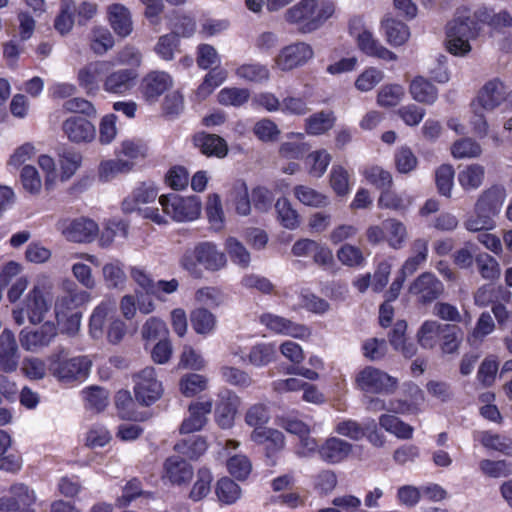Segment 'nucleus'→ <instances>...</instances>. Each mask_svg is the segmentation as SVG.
Listing matches in <instances>:
<instances>
[{"label":"nucleus","mask_w":512,"mask_h":512,"mask_svg":"<svg viewBox=\"0 0 512 512\" xmlns=\"http://www.w3.org/2000/svg\"><path fill=\"white\" fill-rule=\"evenodd\" d=\"M475 263L482 278L493 281L500 277V265L490 254L486 252L477 254L475 257Z\"/></svg>","instance_id":"nucleus-51"},{"label":"nucleus","mask_w":512,"mask_h":512,"mask_svg":"<svg viewBox=\"0 0 512 512\" xmlns=\"http://www.w3.org/2000/svg\"><path fill=\"white\" fill-rule=\"evenodd\" d=\"M506 198V190L501 185H493L484 190L478 197L474 210L485 212L495 217L500 212Z\"/></svg>","instance_id":"nucleus-22"},{"label":"nucleus","mask_w":512,"mask_h":512,"mask_svg":"<svg viewBox=\"0 0 512 512\" xmlns=\"http://www.w3.org/2000/svg\"><path fill=\"white\" fill-rule=\"evenodd\" d=\"M314 56L310 44L302 41L284 46L274 58V66L281 71H291L304 66Z\"/></svg>","instance_id":"nucleus-7"},{"label":"nucleus","mask_w":512,"mask_h":512,"mask_svg":"<svg viewBox=\"0 0 512 512\" xmlns=\"http://www.w3.org/2000/svg\"><path fill=\"white\" fill-rule=\"evenodd\" d=\"M133 163L122 159H111L100 163L98 174L101 181L108 182L120 174L131 171Z\"/></svg>","instance_id":"nucleus-44"},{"label":"nucleus","mask_w":512,"mask_h":512,"mask_svg":"<svg viewBox=\"0 0 512 512\" xmlns=\"http://www.w3.org/2000/svg\"><path fill=\"white\" fill-rule=\"evenodd\" d=\"M276 346L273 343H258L252 346L248 354L242 358L244 362L255 366L263 367L274 362L276 359Z\"/></svg>","instance_id":"nucleus-33"},{"label":"nucleus","mask_w":512,"mask_h":512,"mask_svg":"<svg viewBox=\"0 0 512 512\" xmlns=\"http://www.w3.org/2000/svg\"><path fill=\"white\" fill-rule=\"evenodd\" d=\"M212 479V474L208 468H200L197 472V480L190 491L189 497L193 501H199L206 497L210 492Z\"/></svg>","instance_id":"nucleus-61"},{"label":"nucleus","mask_w":512,"mask_h":512,"mask_svg":"<svg viewBox=\"0 0 512 512\" xmlns=\"http://www.w3.org/2000/svg\"><path fill=\"white\" fill-rule=\"evenodd\" d=\"M226 79V71L222 69H212L204 77L203 82L197 88V96L205 99Z\"/></svg>","instance_id":"nucleus-57"},{"label":"nucleus","mask_w":512,"mask_h":512,"mask_svg":"<svg viewBox=\"0 0 512 512\" xmlns=\"http://www.w3.org/2000/svg\"><path fill=\"white\" fill-rule=\"evenodd\" d=\"M138 72L133 68H122L105 74L103 89L107 93L124 95L136 84Z\"/></svg>","instance_id":"nucleus-16"},{"label":"nucleus","mask_w":512,"mask_h":512,"mask_svg":"<svg viewBox=\"0 0 512 512\" xmlns=\"http://www.w3.org/2000/svg\"><path fill=\"white\" fill-rule=\"evenodd\" d=\"M225 249L231 261L242 268L250 264V253L246 247L236 238L228 237L225 241Z\"/></svg>","instance_id":"nucleus-55"},{"label":"nucleus","mask_w":512,"mask_h":512,"mask_svg":"<svg viewBox=\"0 0 512 512\" xmlns=\"http://www.w3.org/2000/svg\"><path fill=\"white\" fill-rule=\"evenodd\" d=\"M250 99V91L247 88L225 87L217 94V100L221 105L241 107Z\"/></svg>","instance_id":"nucleus-47"},{"label":"nucleus","mask_w":512,"mask_h":512,"mask_svg":"<svg viewBox=\"0 0 512 512\" xmlns=\"http://www.w3.org/2000/svg\"><path fill=\"white\" fill-rule=\"evenodd\" d=\"M330 185L338 196H345L350 191L348 171L341 165H334L330 172Z\"/></svg>","instance_id":"nucleus-64"},{"label":"nucleus","mask_w":512,"mask_h":512,"mask_svg":"<svg viewBox=\"0 0 512 512\" xmlns=\"http://www.w3.org/2000/svg\"><path fill=\"white\" fill-rule=\"evenodd\" d=\"M115 312L116 302L113 299H104L94 308L89 319V334L93 339L102 338L105 322Z\"/></svg>","instance_id":"nucleus-26"},{"label":"nucleus","mask_w":512,"mask_h":512,"mask_svg":"<svg viewBox=\"0 0 512 512\" xmlns=\"http://www.w3.org/2000/svg\"><path fill=\"white\" fill-rule=\"evenodd\" d=\"M336 115L331 110L313 113L304 121V129L308 135L320 136L330 131L336 124Z\"/></svg>","instance_id":"nucleus-29"},{"label":"nucleus","mask_w":512,"mask_h":512,"mask_svg":"<svg viewBox=\"0 0 512 512\" xmlns=\"http://www.w3.org/2000/svg\"><path fill=\"white\" fill-rule=\"evenodd\" d=\"M507 98V90L498 78L488 81L479 91L477 103L481 108L492 111L501 105Z\"/></svg>","instance_id":"nucleus-20"},{"label":"nucleus","mask_w":512,"mask_h":512,"mask_svg":"<svg viewBox=\"0 0 512 512\" xmlns=\"http://www.w3.org/2000/svg\"><path fill=\"white\" fill-rule=\"evenodd\" d=\"M240 399L236 394L227 392L220 397L215 408L216 422L222 428H229L234 421Z\"/></svg>","instance_id":"nucleus-30"},{"label":"nucleus","mask_w":512,"mask_h":512,"mask_svg":"<svg viewBox=\"0 0 512 512\" xmlns=\"http://www.w3.org/2000/svg\"><path fill=\"white\" fill-rule=\"evenodd\" d=\"M163 470L164 477L177 485L189 482L193 476L192 466L179 456L168 457L164 462Z\"/></svg>","instance_id":"nucleus-28"},{"label":"nucleus","mask_w":512,"mask_h":512,"mask_svg":"<svg viewBox=\"0 0 512 512\" xmlns=\"http://www.w3.org/2000/svg\"><path fill=\"white\" fill-rule=\"evenodd\" d=\"M20 361L19 347L13 332L4 329L0 334V371L11 373L17 370Z\"/></svg>","instance_id":"nucleus-18"},{"label":"nucleus","mask_w":512,"mask_h":512,"mask_svg":"<svg viewBox=\"0 0 512 512\" xmlns=\"http://www.w3.org/2000/svg\"><path fill=\"white\" fill-rule=\"evenodd\" d=\"M381 30L386 38V41L394 47L405 44L409 37V27L394 18L386 17L381 22Z\"/></svg>","instance_id":"nucleus-32"},{"label":"nucleus","mask_w":512,"mask_h":512,"mask_svg":"<svg viewBox=\"0 0 512 512\" xmlns=\"http://www.w3.org/2000/svg\"><path fill=\"white\" fill-rule=\"evenodd\" d=\"M226 263L225 254L212 242H201L186 250L180 258V266L194 278L202 277L200 266L214 272L225 267Z\"/></svg>","instance_id":"nucleus-2"},{"label":"nucleus","mask_w":512,"mask_h":512,"mask_svg":"<svg viewBox=\"0 0 512 512\" xmlns=\"http://www.w3.org/2000/svg\"><path fill=\"white\" fill-rule=\"evenodd\" d=\"M194 144L206 156L223 158L228 152L226 141L216 134L199 133L194 136Z\"/></svg>","instance_id":"nucleus-31"},{"label":"nucleus","mask_w":512,"mask_h":512,"mask_svg":"<svg viewBox=\"0 0 512 512\" xmlns=\"http://www.w3.org/2000/svg\"><path fill=\"white\" fill-rule=\"evenodd\" d=\"M443 325L435 320L423 322L416 335L419 345L424 349H433L440 340Z\"/></svg>","instance_id":"nucleus-38"},{"label":"nucleus","mask_w":512,"mask_h":512,"mask_svg":"<svg viewBox=\"0 0 512 512\" xmlns=\"http://www.w3.org/2000/svg\"><path fill=\"white\" fill-rule=\"evenodd\" d=\"M134 393L138 402L149 406L156 402L163 393L162 383L157 379L155 369L146 367L133 376Z\"/></svg>","instance_id":"nucleus-8"},{"label":"nucleus","mask_w":512,"mask_h":512,"mask_svg":"<svg viewBox=\"0 0 512 512\" xmlns=\"http://www.w3.org/2000/svg\"><path fill=\"white\" fill-rule=\"evenodd\" d=\"M409 293L421 304H429L444 292L443 283L431 272H424L410 284Z\"/></svg>","instance_id":"nucleus-12"},{"label":"nucleus","mask_w":512,"mask_h":512,"mask_svg":"<svg viewBox=\"0 0 512 512\" xmlns=\"http://www.w3.org/2000/svg\"><path fill=\"white\" fill-rule=\"evenodd\" d=\"M386 233V243L394 250L403 248L408 239V231L403 222L396 218H387L383 221Z\"/></svg>","instance_id":"nucleus-34"},{"label":"nucleus","mask_w":512,"mask_h":512,"mask_svg":"<svg viewBox=\"0 0 512 512\" xmlns=\"http://www.w3.org/2000/svg\"><path fill=\"white\" fill-rule=\"evenodd\" d=\"M23 306L26 317L29 322L34 325L41 323L50 309V304L45 299L43 288L40 286H34L33 289L29 291Z\"/></svg>","instance_id":"nucleus-21"},{"label":"nucleus","mask_w":512,"mask_h":512,"mask_svg":"<svg viewBox=\"0 0 512 512\" xmlns=\"http://www.w3.org/2000/svg\"><path fill=\"white\" fill-rule=\"evenodd\" d=\"M113 46L114 38L107 28L95 27L92 30L90 48L94 53L103 55Z\"/></svg>","instance_id":"nucleus-58"},{"label":"nucleus","mask_w":512,"mask_h":512,"mask_svg":"<svg viewBox=\"0 0 512 512\" xmlns=\"http://www.w3.org/2000/svg\"><path fill=\"white\" fill-rule=\"evenodd\" d=\"M364 178L377 189L385 190L393 185V178L389 171L378 165H369L363 168Z\"/></svg>","instance_id":"nucleus-46"},{"label":"nucleus","mask_w":512,"mask_h":512,"mask_svg":"<svg viewBox=\"0 0 512 512\" xmlns=\"http://www.w3.org/2000/svg\"><path fill=\"white\" fill-rule=\"evenodd\" d=\"M173 84V78L168 72L152 70L141 79L139 91L146 102L153 104L156 103Z\"/></svg>","instance_id":"nucleus-10"},{"label":"nucleus","mask_w":512,"mask_h":512,"mask_svg":"<svg viewBox=\"0 0 512 512\" xmlns=\"http://www.w3.org/2000/svg\"><path fill=\"white\" fill-rule=\"evenodd\" d=\"M83 293L69 291L60 296L55 303V316L63 318L66 314L80 313L78 306L83 302Z\"/></svg>","instance_id":"nucleus-50"},{"label":"nucleus","mask_w":512,"mask_h":512,"mask_svg":"<svg viewBox=\"0 0 512 512\" xmlns=\"http://www.w3.org/2000/svg\"><path fill=\"white\" fill-rule=\"evenodd\" d=\"M57 334V326L47 321L36 329H22L19 333V341L24 350L37 352L49 346Z\"/></svg>","instance_id":"nucleus-11"},{"label":"nucleus","mask_w":512,"mask_h":512,"mask_svg":"<svg viewBox=\"0 0 512 512\" xmlns=\"http://www.w3.org/2000/svg\"><path fill=\"white\" fill-rule=\"evenodd\" d=\"M440 340L443 353L452 354L457 352L462 341L460 328L451 324L443 325Z\"/></svg>","instance_id":"nucleus-54"},{"label":"nucleus","mask_w":512,"mask_h":512,"mask_svg":"<svg viewBox=\"0 0 512 512\" xmlns=\"http://www.w3.org/2000/svg\"><path fill=\"white\" fill-rule=\"evenodd\" d=\"M412 98L420 103L432 104L436 101L438 91L436 87L425 78H414L409 87Z\"/></svg>","instance_id":"nucleus-39"},{"label":"nucleus","mask_w":512,"mask_h":512,"mask_svg":"<svg viewBox=\"0 0 512 512\" xmlns=\"http://www.w3.org/2000/svg\"><path fill=\"white\" fill-rule=\"evenodd\" d=\"M234 73L245 82L263 83L270 79L269 68L259 62L243 63L235 69Z\"/></svg>","instance_id":"nucleus-35"},{"label":"nucleus","mask_w":512,"mask_h":512,"mask_svg":"<svg viewBox=\"0 0 512 512\" xmlns=\"http://www.w3.org/2000/svg\"><path fill=\"white\" fill-rule=\"evenodd\" d=\"M413 201V196L407 191L397 192L391 188H387L381 191L377 205L380 209L391 210L399 214H404L410 208Z\"/></svg>","instance_id":"nucleus-25"},{"label":"nucleus","mask_w":512,"mask_h":512,"mask_svg":"<svg viewBox=\"0 0 512 512\" xmlns=\"http://www.w3.org/2000/svg\"><path fill=\"white\" fill-rule=\"evenodd\" d=\"M293 193L299 202L306 206L325 207L329 203L326 195L306 185L295 186Z\"/></svg>","instance_id":"nucleus-48"},{"label":"nucleus","mask_w":512,"mask_h":512,"mask_svg":"<svg viewBox=\"0 0 512 512\" xmlns=\"http://www.w3.org/2000/svg\"><path fill=\"white\" fill-rule=\"evenodd\" d=\"M353 445L338 437H329L318 449L320 458L330 464L345 461L351 455Z\"/></svg>","instance_id":"nucleus-19"},{"label":"nucleus","mask_w":512,"mask_h":512,"mask_svg":"<svg viewBox=\"0 0 512 512\" xmlns=\"http://www.w3.org/2000/svg\"><path fill=\"white\" fill-rule=\"evenodd\" d=\"M48 371L60 382H71L84 379L91 366V362L85 356L68 358V353L59 348L47 358Z\"/></svg>","instance_id":"nucleus-3"},{"label":"nucleus","mask_w":512,"mask_h":512,"mask_svg":"<svg viewBox=\"0 0 512 512\" xmlns=\"http://www.w3.org/2000/svg\"><path fill=\"white\" fill-rule=\"evenodd\" d=\"M399 385L396 377L373 366H366L355 376V386L362 392L371 394H393Z\"/></svg>","instance_id":"nucleus-5"},{"label":"nucleus","mask_w":512,"mask_h":512,"mask_svg":"<svg viewBox=\"0 0 512 512\" xmlns=\"http://www.w3.org/2000/svg\"><path fill=\"white\" fill-rule=\"evenodd\" d=\"M85 406L94 412L103 411L108 405L109 393L101 387H90L83 391Z\"/></svg>","instance_id":"nucleus-59"},{"label":"nucleus","mask_w":512,"mask_h":512,"mask_svg":"<svg viewBox=\"0 0 512 512\" xmlns=\"http://www.w3.org/2000/svg\"><path fill=\"white\" fill-rule=\"evenodd\" d=\"M157 197V190L152 184L141 183L137 186L131 195L122 202V209L125 212L134 211L139 204L152 202Z\"/></svg>","instance_id":"nucleus-36"},{"label":"nucleus","mask_w":512,"mask_h":512,"mask_svg":"<svg viewBox=\"0 0 512 512\" xmlns=\"http://www.w3.org/2000/svg\"><path fill=\"white\" fill-rule=\"evenodd\" d=\"M231 201L239 215L246 216L251 211L248 189L244 183H237L230 192Z\"/></svg>","instance_id":"nucleus-62"},{"label":"nucleus","mask_w":512,"mask_h":512,"mask_svg":"<svg viewBox=\"0 0 512 512\" xmlns=\"http://www.w3.org/2000/svg\"><path fill=\"white\" fill-rule=\"evenodd\" d=\"M240 487L230 478L224 477L217 482L216 495L225 504H232L240 497Z\"/></svg>","instance_id":"nucleus-63"},{"label":"nucleus","mask_w":512,"mask_h":512,"mask_svg":"<svg viewBox=\"0 0 512 512\" xmlns=\"http://www.w3.org/2000/svg\"><path fill=\"white\" fill-rule=\"evenodd\" d=\"M159 203L163 213L177 222L193 221L201 212V201L197 196L162 195Z\"/></svg>","instance_id":"nucleus-6"},{"label":"nucleus","mask_w":512,"mask_h":512,"mask_svg":"<svg viewBox=\"0 0 512 512\" xmlns=\"http://www.w3.org/2000/svg\"><path fill=\"white\" fill-rule=\"evenodd\" d=\"M108 61H93L81 67L77 72V82L87 95H96L103 76L109 71Z\"/></svg>","instance_id":"nucleus-15"},{"label":"nucleus","mask_w":512,"mask_h":512,"mask_svg":"<svg viewBox=\"0 0 512 512\" xmlns=\"http://www.w3.org/2000/svg\"><path fill=\"white\" fill-rule=\"evenodd\" d=\"M474 16L478 22L486 23L495 30L512 26V16L505 10L495 13L492 9L481 7Z\"/></svg>","instance_id":"nucleus-40"},{"label":"nucleus","mask_w":512,"mask_h":512,"mask_svg":"<svg viewBox=\"0 0 512 512\" xmlns=\"http://www.w3.org/2000/svg\"><path fill=\"white\" fill-rule=\"evenodd\" d=\"M379 425L398 438L410 439L412 437L413 428L394 415L382 414L379 417Z\"/></svg>","instance_id":"nucleus-52"},{"label":"nucleus","mask_w":512,"mask_h":512,"mask_svg":"<svg viewBox=\"0 0 512 512\" xmlns=\"http://www.w3.org/2000/svg\"><path fill=\"white\" fill-rule=\"evenodd\" d=\"M76 17L74 0H61L59 13L54 20V28L62 35L71 31Z\"/></svg>","instance_id":"nucleus-43"},{"label":"nucleus","mask_w":512,"mask_h":512,"mask_svg":"<svg viewBox=\"0 0 512 512\" xmlns=\"http://www.w3.org/2000/svg\"><path fill=\"white\" fill-rule=\"evenodd\" d=\"M207 447L205 438L192 435L177 442L174 450L191 460H196L206 452Z\"/></svg>","instance_id":"nucleus-42"},{"label":"nucleus","mask_w":512,"mask_h":512,"mask_svg":"<svg viewBox=\"0 0 512 512\" xmlns=\"http://www.w3.org/2000/svg\"><path fill=\"white\" fill-rule=\"evenodd\" d=\"M335 12L332 0H301L287 10L285 18L290 23H300L304 32L321 27Z\"/></svg>","instance_id":"nucleus-1"},{"label":"nucleus","mask_w":512,"mask_h":512,"mask_svg":"<svg viewBox=\"0 0 512 512\" xmlns=\"http://www.w3.org/2000/svg\"><path fill=\"white\" fill-rule=\"evenodd\" d=\"M212 411L211 401L194 402L188 408L189 416L186 417L179 431L181 434H190L201 430L206 424V416Z\"/></svg>","instance_id":"nucleus-24"},{"label":"nucleus","mask_w":512,"mask_h":512,"mask_svg":"<svg viewBox=\"0 0 512 512\" xmlns=\"http://www.w3.org/2000/svg\"><path fill=\"white\" fill-rule=\"evenodd\" d=\"M36 501L34 491L28 486L17 483L9 489V495L0 498V512H34Z\"/></svg>","instance_id":"nucleus-13"},{"label":"nucleus","mask_w":512,"mask_h":512,"mask_svg":"<svg viewBox=\"0 0 512 512\" xmlns=\"http://www.w3.org/2000/svg\"><path fill=\"white\" fill-rule=\"evenodd\" d=\"M350 34L356 39L358 48L366 55L379 58L384 61H395L397 55L384 47L372 32L367 29H359L354 23L350 24Z\"/></svg>","instance_id":"nucleus-14"},{"label":"nucleus","mask_w":512,"mask_h":512,"mask_svg":"<svg viewBox=\"0 0 512 512\" xmlns=\"http://www.w3.org/2000/svg\"><path fill=\"white\" fill-rule=\"evenodd\" d=\"M478 23L469 16H457L446 25V48L456 56L470 52V39L478 34Z\"/></svg>","instance_id":"nucleus-4"},{"label":"nucleus","mask_w":512,"mask_h":512,"mask_svg":"<svg viewBox=\"0 0 512 512\" xmlns=\"http://www.w3.org/2000/svg\"><path fill=\"white\" fill-rule=\"evenodd\" d=\"M338 260L348 267H360L365 263L362 250L351 244L342 245L336 252Z\"/></svg>","instance_id":"nucleus-60"},{"label":"nucleus","mask_w":512,"mask_h":512,"mask_svg":"<svg viewBox=\"0 0 512 512\" xmlns=\"http://www.w3.org/2000/svg\"><path fill=\"white\" fill-rule=\"evenodd\" d=\"M58 229L66 240L74 243H90L98 234V225L86 217L66 218L58 223Z\"/></svg>","instance_id":"nucleus-9"},{"label":"nucleus","mask_w":512,"mask_h":512,"mask_svg":"<svg viewBox=\"0 0 512 512\" xmlns=\"http://www.w3.org/2000/svg\"><path fill=\"white\" fill-rule=\"evenodd\" d=\"M275 209L279 221L285 228L293 230L299 226V215L286 198H279L275 203Z\"/></svg>","instance_id":"nucleus-56"},{"label":"nucleus","mask_w":512,"mask_h":512,"mask_svg":"<svg viewBox=\"0 0 512 512\" xmlns=\"http://www.w3.org/2000/svg\"><path fill=\"white\" fill-rule=\"evenodd\" d=\"M484 176V167L480 164L473 163L459 171L458 182L466 191L476 190L482 185Z\"/></svg>","instance_id":"nucleus-41"},{"label":"nucleus","mask_w":512,"mask_h":512,"mask_svg":"<svg viewBox=\"0 0 512 512\" xmlns=\"http://www.w3.org/2000/svg\"><path fill=\"white\" fill-rule=\"evenodd\" d=\"M190 321L197 334H210L216 326L215 316L205 308H197L190 314Z\"/></svg>","instance_id":"nucleus-45"},{"label":"nucleus","mask_w":512,"mask_h":512,"mask_svg":"<svg viewBox=\"0 0 512 512\" xmlns=\"http://www.w3.org/2000/svg\"><path fill=\"white\" fill-rule=\"evenodd\" d=\"M110 26L120 37H127L133 30L131 13L127 7L120 3H113L107 7Z\"/></svg>","instance_id":"nucleus-27"},{"label":"nucleus","mask_w":512,"mask_h":512,"mask_svg":"<svg viewBox=\"0 0 512 512\" xmlns=\"http://www.w3.org/2000/svg\"><path fill=\"white\" fill-rule=\"evenodd\" d=\"M476 438L485 448L512 456V439L506 435L481 431L477 433Z\"/></svg>","instance_id":"nucleus-37"},{"label":"nucleus","mask_w":512,"mask_h":512,"mask_svg":"<svg viewBox=\"0 0 512 512\" xmlns=\"http://www.w3.org/2000/svg\"><path fill=\"white\" fill-rule=\"evenodd\" d=\"M62 129L68 139L75 143L90 142L95 137L94 125L83 117L73 116L66 119Z\"/></svg>","instance_id":"nucleus-23"},{"label":"nucleus","mask_w":512,"mask_h":512,"mask_svg":"<svg viewBox=\"0 0 512 512\" xmlns=\"http://www.w3.org/2000/svg\"><path fill=\"white\" fill-rule=\"evenodd\" d=\"M479 469L487 477L506 478L512 475V462L504 459H483L479 463Z\"/></svg>","instance_id":"nucleus-49"},{"label":"nucleus","mask_w":512,"mask_h":512,"mask_svg":"<svg viewBox=\"0 0 512 512\" xmlns=\"http://www.w3.org/2000/svg\"><path fill=\"white\" fill-rule=\"evenodd\" d=\"M451 154L456 159L478 158L482 154V147L472 138H462L453 143Z\"/></svg>","instance_id":"nucleus-53"},{"label":"nucleus","mask_w":512,"mask_h":512,"mask_svg":"<svg viewBox=\"0 0 512 512\" xmlns=\"http://www.w3.org/2000/svg\"><path fill=\"white\" fill-rule=\"evenodd\" d=\"M260 323L276 334H282L300 339L310 335V330L305 325L294 323L287 318L271 313H265L261 315Z\"/></svg>","instance_id":"nucleus-17"}]
</instances>
